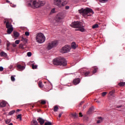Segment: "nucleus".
I'll list each match as a JSON object with an SVG mask.
<instances>
[{
    "instance_id": "1",
    "label": "nucleus",
    "mask_w": 125,
    "mask_h": 125,
    "mask_svg": "<svg viewBox=\"0 0 125 125\" xmlns=\"http://www.w3.org/2000/svg\"><path fill=\"white\" fill-rule=\"evenodd\" d=\"M45 4L44 1L41 0H28L27 2V6L32 8H39L41 6H43Z\"/></svg>"
},
{
    "instance_id": "2",
    "label": "nucleus",
    "mask_w": 125,
    "mask_h": 125,
    "mask_svg": "<svg viewBox=\"0 0 125 125\" xmlns=\"http://www.w3.org/2000/svg\"><path fill=\"white\" fill-rule=\"evenodd\" d=\"M53 63L54 65H56L57 66H65L67 65V61H66V59L63 57L56 58V59H54L53 61Z\"/></svg>"
},
{
    "instance_id": "3",
    "label": "nucleus",
    "mask_w": 125,
    "mask_h": 125,
    "mask_svg": "<svg viewBox=\"0 0 125 125\" xmlns=\"http://www.w3.org/2000/svg\"><path fill=\"white\" fill-rule=\"evenodd\" d=\"M78 11L80 14H83V16L85 15H87V16H91V14L94 13L92 9L90 8H86L85 9L82 8L81 9L79 10Z\"/></svg>"
},
{
    "instance_id": "4",
    "label": "nucleus",
    "mask_w": 125,
    "mask_h": 125,
    "mask_svg": "<svg viewBox=\"0 0 125 125\" xmlns=\"http://www.w3.org/2000/svg\"><path fill=\"white\" fill-rule=\"evenodd\" d=\"M72 28H77L76 31H80V32H84V27L82 25V22L80 21H74L70 24Z\"/></svg>"
},
{
    "instance_id": "5",
    "label": "nucleus",
    "mask_w": 125,
    "mask_h": 125,
    "mask_svg": "<svg viewBox=\"0 0 125 125\" xmlns=\"http://www.w3.org/2000/svg\"><path fill=\"white\" fill-rule=\"evenodd\" d=\"M36 40L37 42L42 43L45 42V37H44V35L42 33H38Z\"/></svg>"
},
{
    "instance_id": "6",
    "label": "nucleus",
    "mask_w": 125,
    "mask_h": 125,
    "mask_svg": "<svg viewBox=\"0 0 125 125\" xmlns=\"http://www.w3.org/2000/svg\"><path fill=\"white\" fill-rule=\"evenodd\" d=\"M65 16L62 13H59L57 14L56 18V22H62V20L64 19Z\"/></svg>"
},
{
    "instance_id": "7",
    "label": "nucleus",
    "mask_w": 125,
    "mask_h": 125,
    "mask_svg": "<svg viewBox=\"0 0 125 125\" xmlns=\"http://www.w3.org/2000/svg\"><path fill=\"white\" fill-rule=\"evenodd\" d=\"M58 44V42L57 41H53L50 43H48L47 49L49 50L51 49L52 48H53V47H55Z\"/></svg>"
},
{
    "instance_id": "8",
    "label": "nucleus",
    "mask_w": 125,
    "mask_h": 125,
    "mask_svg": "<svg viewBox=\"0 0 125 125\" xmlns=\"http://www.w3.org/2000/svg\"><path fill=\"white\" fill-rule=\"evenodd\" d=\"M69 51L70 46L68 45H65L62 48L61 52H62V53H67V52H69Z\"/></svg>"
},
{
    "instance_id": "9",
    "label": "nucleus",
    "mask_w": 125,
    "mask_h": 125,
    "mask_svg": "<svg viewBox=\"0 0 125 125\" xmlns=\"http://www.w3.org/2000/svg\"><path fill=\"white\" fill-rule=\"evenodd\" d=\"M54 4L59 7H61L62 6V1L61 0H54Z\"/></svg>"
},
{
    "instance_id": "10",
    "label": "nucleus",
    "mask_w": 125,
    "mask_h": 125,
    "mask_svg": "<svg viewBox=\"0 0 125 125\" xmlns=\"http://www.w3.org/2000/svg\"><path fill=\"white\" fill-rule=\"evenodd\" d=\"M4 23H6V28L7 29L13 28V27H12V24H11V23L10 22L5 21H4Z\"/></svg>"
},
{
    "instance_id": "11",
    "label": "nucleus",
    "mask_w": 125,
    "mask_h": 125,
    "mask_svg": "<svg viewBox=\"0 0 125 125\" xmlns=\"http://www.w3.org/2000/svg\"><path fill=\"white\" fill-rule=\"evenodd\" d=\"M73 83V84H75V85H77V84H79V83H81V80L80 79V78H77L74 80Z\"/></svg>"
},
{
    "instance_id": "12",
    "label": "nucleus",
    "mask_w": 125,
    "mask_h": 125,
    "mask_svg": "<svg viewBox=\"0 0 125 125\" xmlns=\"http://www.w3.org/2000/svg\"><path fill=\"white\" fill-rule=\"evenodd\" d=\"M17 67L18 71H23L25 69V66L21 65V64H18Z\"/></svg>"
},
{
    "instance_id": "13",
    "label": "nucleus",
    "mask_w": 125,
    "mask_h": 125,
    "mask_svg": "<svg viewBox=\"0 0 125 125\" xmlns=\"http://www.w3.org/2000/svg\"><path fill=\"white\" fill-rule=\"evenodd\" d=\"M37 121L39 122V124L41 125H42L44 124V120L41 117H39Z\"/></svg>"
},
{
    "instance_id": "14",
    "label": "nucleus",
    "mask_w": 125,
    "mask_h": 125,
    "mask_svg": "<svg viewBox=\"0 0 125 125\" xmlns=\"http://www.w3.org/2000/svg\"><path fill=\"white\" fill-rule=\"evenodd\" d=\"M6 106V102L3 101L0 103V107L3 108Z\"/></svg>"
},
{
    "instance_id": "15",
    "label": "nucleus",
    "mask_w": 125,
    "mask_h": 125,
    "mask_svg": "<svg viewBox=\"0 0 125 125\" xmlns=\"http://www.w3.org/2000/svg\"><path fill=\"white\" fill-rule=\"evenodd\" d=\"M12 32H13V27L7 28V33L8 35H10Z\"/></svg>"
},
{
    "instance_id": "16",
    "label": "nucleus",
    "mask_w": 125,
    "mask_h": 125,
    "mask_svg": "<svg viewBox=\"0 0 125 125\" xmlns=\"http://www.w3.org/2000/svg\"><path fill=\"white\" fill-rule=\"evenodd\" d=\"M71 47L73 49H76L77 48V44H76V42H73L71 43Z\"/></svg>"
},
{
    "instance_id": "17",
    "label": "nucleus",
    "mask_w": 125,
    "mask_h": 125,
    "mask_svg": "<svg viewBox=\"0 0 125 125\" xmlns=\"http://www.w3.org/2000/svg\"><path fill=\"white\" fill-rule=\"evenodd\" d=\"M94 111V108L93 107H91L89 110H88V111L87 112V114H88V115H89V114H91L92 112H93Z\"/></svg>"
},
{
    "instance_id": "18",
    "label": "nucleus",
    "mask_w": 125,
    "mask_h": 125,
    "mask_svg": "<svg viewBox=\"0 0 125 125\" xmlns=\"http://www.w3.org/2000/svg\"><path fill=\"white\" fill-rule=\"evenodd\" d=\"M38 85H39V87H40V88H42V87H43V85L42 84V82L41 81H40L38 83Z\"/></svg>"
},
{
    "instance_id": "19",
    "label": "nucleus",
    "mask_w": 125,
    "mask_h": 125,
    "mask_svg": "<svg viewBox=\"0 0 125 125\" xmlns=\"http://www.w3.org/2000/svg\"><path fill=\"white\" fill-rule=\"evenodd\" d=\"M13 34L15 38H18L19 37V33L14 31Z\"/></svg>"
},
{
    "instance_id": "20",
    "label": "nucleus",
    "mask_w": 125,
    "mask_h": 125,
    "mask_svg": "<svg viewBox=\"0 0 125 125\" xmlns=\"http://www.w3.org/2000/svg\"><path fill=\"white\" fill-rule=\"evenodd\" d=\"M0 56H3V57H6V56H7V54H6V53L2 51L0 53Z\"/></svg>"
},
{
    "instance_id": "21",
    "label": "nucleus",
    "mask_w": 125,
    "mask_h": 125,
    "mask_svg": "<svg viewBox=\"0 0 125 125\" xmlns=\"http://www.w3.org/2000/svg\"><path fill=\"white\" fill-rule=\"evenodd\" d=\"M97 70H98V68L97 66H94L93 67L92 73H93V74L96 73L97 72Z\"/></svg>"
},
{
    "instance_id": "22",
    "label": "nucleus",
    "mask_w": 125,
    "mask_h": 125,
    "mask_svg": "<svg viewBox=\"0 0 125 125\" xmlns=\"http://www.w3.org/2000/svg\"><path fill=\"white\" fill-rule=\"evenodd\" d=\"M59 109V108L57 105H55L54 107V112H57V111H58Z\"/></svg>"
},
{
    "instance_id": "23",
    "label": "nucleus",
    "mask_w": 125,
    "mask_h": 125,
    "mask_svg": "<svg viewBox=\"0 0 125 125\" xmlns=\"http://www.w3.org/2000/svg\"><path fill=\"white\" fill-rule=\"evenodd\" d=\"M21 41L23 42L24 43H27V42H28V40L27 39H25L23 37L21 38Z\"/></svg>"
},
{
    "instance_id": "24",
    "label": "nucleus",
    "mask_w": 125,
    "mask_h": 125,
    "mask_svg": "<svg viewBox=\"0 0 125 125\" xmlns=\"http://www.w3.org/2000/svg\"><path fill=\"white\" fill-rule=\"evenodd\" d=\"M99 27V25H98V24H95L94 25L92 26L93 29H96Z\"/></svg>"
},
{
    "instance_id": "25",
    "label": "nucleus",
    "mask_w": 125,
    "mask_h": 125,
    "mask_svg": "<svg viewBox=\"0 0 125 125\" xmlns=\"http://www.w3.org/2000/svg\"><path fill=\"white\" fill-rule=\"evenodd\" d=\"M125 85V82H121L119 83L118 84V85H119V86H124Z\"/></svg>"
},
{
    "instance_id": "26",
    "label": "nucleus",
    "mask_w": 125,
    "mask_h": 125,
    "mask_svg": "<svg viewBox=\"0 0 125 125\" xmlns=\"http://www.w3.org/2000/svg\"><path fill=\"white\" fill-rule=\"evenodd\" d=\"M99 119L100 120L97 121V124H100L101 123V122H102V120H103L102 119V117H99Z\"/></svg>"
},
{
    "instance_id": "27",
    "label": "nucleus",
    "mask_w": 125,
    "mask_h": 125,
    "mask_svg": "<svg viewBox=\"0 0 125 125\" xmlns=\"http://www.w3.org/2000/svg\"><path fill=\"white\" fill-rule=\"evenodd\" d=\"M32 69H38V65H34V64H32Z\"/></svg>"
},
{
    "instance_id": "28",
    "label": "nucleus",
    "mask_w": 125,
    "mask_h": 125,
    "mask_svg": "<svg viewBox=\"0 0 125 125\" xmlns=\"http://www.w3.org/2000/svg\"><path fill=\"white\" fill-rule=\"evenodd\" d=\"M15 113V110H12L9 113V115L11 116L12 115H13Z\"/></svg>"
},
{
    "instance_id": "29",
    "label": "nucleus",
    "mask_w": 125,
    "mask_h": 125,
    "mask_svg": "<svg viewBox=\"0 0 125 125\" xmlns=\"http://www.w3.org/2000/svg\"><path fill=\"white\" fill-rule=\"evenodd\" d=\"M89 74H90V72L87 71L84 73V76L85 77H87V76H89Z\"/></svg>"
},
{
    "instance_id": "30",
    "label": "nucleus",
    "mask_w": 125,
    "mask_h": 125,
    "mask_svg": "<svg viewBox=\"0 0 125 125\" xmlns=\"http://www.w3.org/2000/svg\"><path fill=\"white\" fill-rule=\"evenodd\" d=\"M41 104L42 105H44V104H46V102L43 100H41Z\"/></svg>"
},
{
    "instance_id": "31",
    "label": "nucleus",
    "mask_w": 125,
    "mask_h": 125,
    "mask_svg": "<svg viewBox=\"0 0 125 125\" xmlns=\"http://www.w3.org/2000/svg\"><path fill=\"white\" fill-rule=\"evenodd\" d=\"M17 119H20V121H22V117L21 114H19L17 116Z\"/></svg>"
},
{
    "instance_id": "32",
    "label": "nucleus",
    "mask_w": 125,
    "mask_h": 125,
    "mask_svg": "<svg viewBox=\"0 0 125 125\" xmlns=\"http://www.w3.org/2000/svg\"><path fill=\"white\" fill-rule=\"evenodd\" d=\"M66 4H67V1H64L62 2V6H64V5H66Z\"/></svg>"
},
{
    "instance_id": "33",
    "label": "nucleus",
    "mask_w": 125,
    "mask_h": 125,
    "mask_svg": "<svg viewBox=\"0 0 125 125\" xmlns=\"http://www.w3.org/2000/svg\"><path fill=\"white\" fill-rule=\"evenodd\" d=\"M11 122V120H10V119H7L5 120V123L7 125H8V124H9V123H10Z\"/></svg>"
},
{
    "instance_id": "34",
    "label": "nucleus",
    "mask_w": 125,
    "mask_h": 125,
    "mask_svg": "<svg viewBox=\"0 0 125 125\" xmlns=\"http://www.w3.org/2000/svg\"><path fill=\"white\" fill-rule=\"evenodd\" d=\"M72 117H73V118H74V119H76V118H77V113H72Z\"/></svg>"
},
{
    "instance_id": "35",
    "label": "nucleus",
    "mask_w": 125,
    "mask_h": 125,
    "mask_svg": "<svg viewBox=\"0 0 125 125\" xmlns=\"http://www.w3.org/2000/svg\"><path fill=\"white\" fill-rule=\"evenodd\" d=\"M44 125H52V123L51 122H45Z\"/></svg>"
},
{
    "instance_id": "36",
    "label": "nucleus",
    "mask_w": 125,
    "mask_h": 125,
    "mask_svg": "<svg viewBox=\"0 0 125 125\" xmlns=\"http://www.w3.org/2000/svg\"><path fill=\"white\" fill-rule=\"evenodd\" d=\"M27 56H28V57H31V56H32V53L30 52H28L27 53Z\"/></svg>"
},
{
    "instance_id": "37",
    "label": "nucleus",
    "mask_w": 125,
    "mask_h": 125,
    "mask_svg": "<svg viewBox=\"0 0 125 125\" xmlns=\"http://www.w3.org/2000/svg\"><path fill=\"white\" fill-rule=\"evenodd\" d=\"M107 93V92H103L102 93V96H103V97L106 96Z\"/></svg>"
},
{
    "instance_id": "38",
    "label": "nucleus",
    "mask_w": 125,
    "mask_h": 125,
    "mask_svg": "<svg viewBox=\"0 0 125 125\" xmlns=\"http://www.w3.org/2000/svg\"><path fill=\"white\" fill-rule=\"evenodd\" d=\"M100 2H107L108 0H99Z\"/></svg>"
},
{
    "instance_id": "39",
    "label": "nucleus",
    "mask_w": 125,
    "mask_h": 125,
    "mask_svg": "<svg viewBox=\"0 0 125 125\" xmlns=\"http://www.w3.org/2000/svg\"><path fill=\"white\" fill-rule=\"evenodd\" d=\"M113 94H114V91H111L109 93L108 95L112 96Z\"/></svg>"
},
{
    "instance_id": "40",
    "label": "nucleus",
    "mask_w": 125,
    "mask_h": 125,
    "mask_svg": "<svg viewBox=\"0 0 125 125\" xmlns=\"http://www.w3.org/2000/svg\"><path fill=\"white\" fill-rule=\"evenodd\" d=\"M11 80L12 82H15V78H14V76H11Z\"/></svg>"
},
{
    "instance_id": "41",
    "label": "nucleus",
    "mask_w": 125,
    "mask_h": 125,
    "mask_svg": "<svg viewBox=\"0 0 125 125\" xmlns=\"http://www.w3.org/2000/svg\"><path fill=\"white\" fill-rule=\"evenodd\" d=\"M20 48H21L22 49H23L24 45H23V44H20Z\"/></svg>"
},
{
    "instance_id": "42",
    "label": "nucleus",
    "mask_w": 125,
    "mask_h": 125,
    "mask_svg": "<svg viewBox=\"0 0 125 125\" xmlns=\"http://www.w3.org/2000/svg\"><path fill=\"white\" fill-rule=\"evenodd\" d=\"M15 42L16 44H19V43L20 42V40H16Z\"/></svg>"
},
{
    "instance_id": "43",
    "label": "nucleus",
    "mask_w": 125,
    "mask_h": 125,
    "mask_svg": "<svg viewBox=\"0 0 125 125\" xmlns=\"http://www.w3.org/2000/svg\"><path fill=\"white\" fill-rule=\"evenodd\" d=\"M25 35L26 36H30V33H29V32H25Z\"/></svg>"
},
{
    "instance_id": "44",
    "label": "nucleus",
    "mask_w": 125,
    "mask_h": 125,
    "mask_svg": "<svg viewBox=\"0 0 125 125\" xmlns=\"http://www.w3.org/2000/svg\"><path fill=\"white\" fill-rule=\"evenodd\" d=\"M51 13H55V9H52L51 11Z\"/></svg>"
},
{
    "instance_id": "45",
    "label": "nucleus",
    "mask_w": 125,
    "mask_h": 125,
    "mask_svg": "<svg viewBox=\"0 0 125 125\" xmlns=\"http://www.w3.org/2000/svg\"><path fill=\"white\" fill-rule=\"evenodd\" d=\"M83 103H84V101H82L80 103V104H79V107L80 106H82V105H83Z\"/></svg>"
},
{
    "instance_id": "46",
    "label": "nucleus",
    "mask_w": 125,
    "mask_h": 125,
    "mask_svg": "<svg viewBox=\"0 0 125 125\" xmlns=\"http://www.w3.org/2000/svg\"><path fill=\"white\" fill-rule=\"evenodd\" d=\"M10 45V42H7V47L8 48L9 47V46Z\"/></svg>"
},
{
    "instance_id": "47",
    "label": "nucleus",
    "mask_w": 125,
    "mask_h": 125,
    "mask_svg": "<svg viewBox=\"0 0 125 125\" xmlns=\"http://www.w3.org/2000/svg\"><path fill=\"white\" fill-rule=\"evenodd\" d=\"M33 124H35V125H38V122H37V121H36V120H34Z\"/></svg>"
},
{
    "instance_id": "48",
    "label": "nucleus",
    "mask_w": 125,
    "mask_h": 125,
    "mask_svg": "<svg viewBox=\"0 0 125 125\" xmlns=\"http://www.w3.org/2000/svg\"><path fill=\"white\" fill-rule=\"evenodd\" d=\"M3 71V67L2 66H0V71L2 72Z\"/></svg>"
},
{
    "instance_id": "49",
    "label": "nucleus",
    "mask_w": 125,
    "mask_h": 125,
    "mask_svg": "<svg viewBox=\"0 0 125 125\" xmlns=\"http://www.w3.org/2000/svg\"><path fill=\"white\" fill-rule=\"evenodd\" d=\"M62 114H63V112H62V113L59 114V118H61V116H62Z\"/></svg>"
},
{
    "instance_id": "50",
    "label": "nucleus",
    "mask_w": 125,
    "mask_h": 125,
    "mask_svg": "<svg viewBox=\"0 0 125 125\" xmlns=\"http://www.w3.org/2000/svg\"><path fill=\"white\" fill-rule=\"evenodd\" d=\"M122 107H123V105H117L116 106V108H122Z\"/></svg>"
},
{
    "instance_id": "51",
    "label": "nucleus",
    "mask_w": 125,
    "mask_h": 125,
    "mask_svg": "<svg viewBox=\"0 0 125 125\" xmlns=\"http://www.w3.org/2000/svg\"><path fill=\"white\" fill-rule=\"evenodd\" d=\"M79 117H83V114L82 113V112L79 113Z\"/></svg>"
},
{
    "instance_id": "52",
    "label": "nucleus",
    "mask_w": 125,
    "mask_h": 125,
    "mask_svg": "<svg viewBox=\"0 0 125 125\" xmlns=\"http://www.w3.org/2000/svg\"><path fill=\"white\" fill-rule=\"evenodd\" d=\"M69 8H70V7L69 6H65V9H69Z\"/></svg>"
},
{
    "instance_id": "53",
    "label": "nucleus",
    "mask_w": 125,
    "mask_h": 125,
    "mask_svg": "<svg viewBox=\"0 0 125 125\" xmlns=\"http://www.w3.org/2000/svg\"><path fill=\"white\" fill-rule=\"evenodd\" d=\"M9 69H12V68H13V66L10 65V66H9Z\"/></svg>"
},
{
    "instance_id": "54",
    "label": "nucleus",
    "mask_w": 125,
    "mask_h": 125,
    "mask_svg": "<svg viewBox=\"0 0 125 125\" xmlns=\"http://www.w3.org/2000/svg\"><path fill=\"white\" fill-rule=\"evenodd\" d=\"M13 46L14 47H15L16 46V44L13 43Z\"/></svg>"
},
{
    "instance_id": "55",
    "label": "nucleus",
    "mask_w": 125,
    "mask_h": 125,
    "mask_svg": "<svg viewBox=\"0 0 125 125\" xmlns=\"http://www.w3.org/2000/svg\"><path fill=\"white\" fill-rule=\"evenodd\" d=\"M6 2H7V3H9V2H10V1L8 0H6Z\"/></svg>"
},
{
    "instance_id": "56",
    "label": "nucleus",
    "mask_w": 125,
    "mask_h": 125,
    "mask_svg": "<svg viewBox=\"0 0 125 125\" xmlns=\"http://www.w3.org/2000/svg\"><path fill=\"white\" fill-rule=\"evenodd\" d=\"M97 103H100V101H96Z\"/></svg>"
},
{
    "instance_id": "57",
    "label": "nucleus",
    "mask_w": 125,
    "mask_h": 125,
    "mask_svg": "<svg viewBox=\"0 0 125 125\" xmlns=\"http://www.w3.org/2000/svg\"><path fill=\"white\" fill-rule=\"evenodd\" d=\"M85 108H86L85 105H83V109H85Z\"/></svg>"
},
{
    "instance_id": "58",
    "label": "nucleus",
    "mask_w": 125,
    "mask_h": 125,
    "mask_svg": "<svg viewBox=\"0 0 125 125\" xmlns=\"http://www.w3.org/2000/svg\"><path fill=\"white\" fill-rule=\"evenodd\" d=\"M17 112H20V109H17Z\"/></svg>"
},
{
    "instance_id": "59",
    "label": "nucleus",
    "mask_w": 125,
    "mask_h": 125,
    "mask_svg": "<svg viewBox=\"0 0 125 125\" xmlns=\"http://www.w3.org/2000/svg\"><path fill=\"white\" fill-rule=\"evenodd\" d=\"M1 43V40L0 39V45Z\"/></svg>"
}]
</instances>
